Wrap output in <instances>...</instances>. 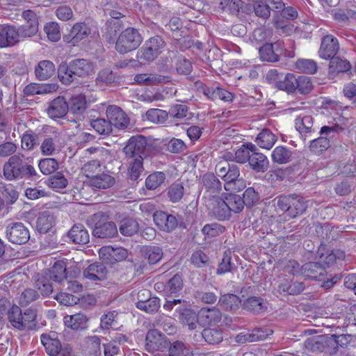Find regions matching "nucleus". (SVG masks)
Segmentation results:
<instances>
[{
  "mask_svg": "<svg viewBox=\"0 0 356 356\" xmlns=\"http://www.w3.org/2000/svg\"><path fill=\"white\" fill-rule=\"evenodd\" d=\"M277 206L289 218L303 214L307 208V202L296 195H281L277 197Z\"/></svg>",
  "mask_w": 356,
  "mask_h": 356,
  "instance_id": "4",
  "label": "nucleus"
},
{
  "mask_svg": "<svg viewBox=\"0 0 356 356\" xmlns=\"http://www.w3.org/2000/svg\"><path fill=\"white\" fill-rule=\"evenodd\" d=\"M277 137L268 129H263L257 136L254 142L261 148L270 149L276 141Z\"/></svg>",
  "mask_w": 356,
  "mask_h": 356,
  "instance_id": "26",
  "label": "nucleus"
},
{
  "mask_svg": "<svg viewBox=\"0 0 356 356\" xmlns=\"http://www.w3.org/2000/svg\"><path fill=\"white\" fill-rule=\"evenodd\" d=\"M296 82L295 92L298 91L300 94H308L313 88L311 79L308 76H299L298 78L296 77Z\"/></svg>",
  "mask_w": 356,
  "mask_h": 356,
  "instance_id": "58",
  "label": "nucleus"
},
{
  "mask_svg": "<svg viewBox=\"0 0 356 356\" xmlns=\"http://www.w3.org/2000/svg\"><path fill=\"white\" fill-rule=\"evenodd\" d=\"M327 343V337L324 335L312 336L305 341V346L307 349L316 352L323 351Z\"/></svg>",
  "mask_w": 356,
  "mask_h": 356,
  "instance_id": "39",
  "label": "nucleus"
},
{
  "mask_svg": "<svg viewBox=\"0 0 356 356\" xmlns=\"http://www.w3.org/2000/svg\"><path fill=\"white\" fill-rule=\"evenodd\" d=\"M225 231V227L216 222L206 224L202 229V234L207 238H212L220 236Z\"/></svg>",
  "mask_w": 356,
  "mask_h": 356,
  "instance_id": "56",
  "label": "nucleus"
},
{
  "mask_svg": "<svg viewBox=\"0 0 356 356\" xmlns=\"http://www.w3.org/2000/svg\"><path fill=\"white\" fill-rule=\"evenodd\" d=\"M59 139L57 136L46 137L42 142L40 146L41 153L44 156H52L60 151V147L58 143Z\"/></svg>",
  "mask_w": 356,
  "mask_h": 356,
  "instance_id": "33",
  "label": "nucleus"
},
{
  "mask_svg": "<svg viewBox=\"0 0 356 356\" xmlns=\"http://www.w3.org/2000/svg\"><path fill=\"white\" fill-rule=\"evenodd\" d=\"M339 48V43L336 37L331 34L325 35L321 38L318 56L325 60L332 59L336 56Z\"/></svg>",
  "mask_w": 356,
  "mask_h": 356,
  "instance_id": "10",
  "label": "nucleus"
},
{
  "mask_svg": "<svg viewBox=\"0 0 356 356\" xmlns=\"http://www.w3.org/2000/svg\"><path fill=\"white\" fill-rule=\"evenodd\" d=\"M36 312L29 308L22 314L17 305L13 306L8 312V318L12 326L19 330H33L36 327Z\"/></svg>",
  "mask_w": 356,
  "mask_h": 356,
  "instance_id": "3",
  "label": "nucleus"
},
{
  "mask_svg": "<svg viewBox=\"0 0 356 356\" xmlns=\"http://www.w3.org/2000/svg\"><path fill=\"white\" fill-rule=\"evenodd\" d=\"M206 207L209 214L218 220L229 219V210L226 204L225 197H220L218 195L207 197L205 201Z\"/></svg>",
  "mask_w": 356,
  "mask_h": 356,
  "instance_id": "8",
  "label": "nucleus"
},
{
  "mask_svg": "<svg viewBox=\"0 0 356 356\" xmlns=\"http://www.w3.org/2000/svg\"><path fill=\"white\" fill-rule=\"evenodd\" d=\"M128 168V177L132 181H137L144 171L143 158L142 156L130 159Z\"/></svg>",
  "mask_w": 356,
  "mask_h": 356,
  "instance_id": "37",
  "label": "nucleus"
},
{
  "mask_svg": "<svg viewBox=\"0 0 356 356\" xmlns=\"http://www.w3.org/2000/svg\"><path fill=\"white\" fill-rule=\"evenodd\" d=\"M166 175L164 172L156 171L150 174L145 179V186L148 190H155L164 183Z\"/></svg>",
  "mask_w": 356,
  "mask_h": 356,
  "instance_id": "47",
  "label": "nucleus"
},
{
  "mask_svg": "<svg viewBox=\"0 0 356 356\" xmlns=\"http://www.w3.org/2000/svg\"><path fill=\"white\" fill-rule=\"evenodd\" d=\"M87 108L86 96L79 94L72 97L70 101L69 110L76 116H81Z\"/></svg>",
  "mask_w": 356,
  "mask_h": 356,
  "instance_id": "32",
  "label": "nucleus"
},
{
  "mask_svg": "<svg viewBox=\"0 0 356 356\" xmlns=\"http://www.w3.org/2000/svg\"><path fill=\"white\" fill-rule=\"evenodd\" d=\"M73 73L78 77L87 76L89 72V62L86 59H75L70 63Z\"/></svg>",
  "mask_w": 356,
  "mask_h": 356,
  "instance_id": "48",
  "label": "nucleus"
},
{
  "mask_svg": "<svg viewBox=\"0 0 356 356\" xmlns=\"http://www.w3.org/2000/svg\"><path fill=\"white\" fill-rule=\"evenodd\" d=\"M38 167L43 175H47L55 172L58 168V164L55 159L47 158L40 161Z\"/></svg>",
  "mask_w": 356,
  "mask_h": 356,
  "instance_id": "63",
  "label": "nucleus"
},
{
  "mask_svg": "<svg viewBox=\"0 0 356 356\" xmlns=\"http://www.w3.org/2000/svg\"><path fill=\"white\" fill-rule=\"evenodd\" d=\"M146 118L154 123L162 124L168 120V113L163 110L150 108L146 112Z\"/></svg>",
  "mask_w": 356,
  "mask_h": 356,
  "instance_id": "59",
  "label": "nucleus"
},
{
  "mask_svg": "<svg viewBox=\"0 0 356 356\" xmlns=\"http://www.w3.org/2000/svg\"><path fill=\"white\" fill-rule=\"evenodd\" d=\"M145 257L149 264H156L161 260L163 256V250L159 246H147L144 250Z\"/></svg>",
  "mask_w": 356,
  "mask_h": 356,
  "instance_id": "51",
  "label": "nucleus"
},
{
  "mask_svg": "<svg viewBox=\"0 0 356 356\" xmlns=\"http://www.w3.org/2000/svg\"><path fill=\"white\" fill-rule=\"evenodd\" d=\"M143 38L139 31L133 27L122 31L118 38L115 39L116 51L121 54H127L136 49L142 43Z\"/></svg>",
  "mask_w": 356,
  "mask_h": 356,
  "instance_id": "5",
  "label": "nucleus"
},
{
  "mask_svg": "<svg viewBox=\"0 0 356 356\" xmlns=\"http://www.w3.org/2000/svg\"><path fill=\"white\" fill-rule=\"evenodd\" d=\"M169 356H193L190 346L180 341L170 343L168 348Z\"/></svg>",
  "mask_w": 356,
  "mask_h": 356,
  "instance_id": "43",
  "label": "nucleus"
},
{
  "mask_svg": "<svg viewBox=\"0 0 356 356\" xmlns=\"http://www.w3.org/2000/svg\"><path fill=\"white\" fill-rule=\"evenodd\" d=\"M297 69L304 73L314 74L317 72V63L312 59H298L296 61Z\"/></svg>",
  "mask_w": 356,
  "mask_h": 356,
  "instance_id": "60",
  "label": "nucleus"
},
{
  "mask_svg": "<svg viewBox=\"0 0 356 356\" xmlns=\"http://www.w3.org/2000/svg\"><path fill=\"white\" fill-rule=\"evenodd\" d=\"M242 0H220L219 8L231 14H236L243 6Z\"/></svg>",
  "mask_w": 356,
  "mask_h": 356,
  "instance_id": "61",
  "label": "nucleus"
},
{
  "mask_svg": "<svg viewBox=\"0 0 356 356\" xmlns=\"http://www.w3.org/2000/svg\"><path fill=\"white\" fill-rule=\"evenodd\" d=\"M329 68L332 73L346 72L350 70L351 65L347 60L335 56L330 59Z\"/></svg>",
  "mask_w": 356,
  "mask_h": 356,
  "instance_id": "49",
  "label": "nucleus"
},
{
  "mask_svg": "<svg viewBox=\"0 0 356 356\" xmlns=\"http://www.w3.org/2000/svg\"><path fill=\"white\" fill-rule=\"evenodd\" d=\"M88 318L86 315L78 313L64 317L65 325L73 330H84L88 327Z\"/></svg>",
  "mask_w": 356,
  "mask_h": 356,
  "instance_id": "28",
  "label": "nucleus"
},
{
  "mask_svg": "<svg viewBox=\"0 0 356 356\" xmlns=\"http://www.w3.org/2000/svg\"><path fill=\"white\" fill-rule=\"evenodd\" d=\"M22 39L15 26L4 25L0 29V47H13Z\"/></svg>",
  "mask_w": 356,
  "mask_h": 356,
  "instance_id": "14",
  "label": "nucleus"
},
{
  "mask_svg": "<svg viewBox=\"0 0 356 356\" xmlns=\"http://www.w3.org/2000/svg\"><path fill=\"white\" fill-rule=\"evenodd\" d=\"M296 129L305 140L315 131L314 119L311 115H299L295 120Z\"/></svg>",
  "mask_w": 356,
  "mask_h": 356,
  "instance_id": "23",
  "label": "nucleus"
},
{
  "mask_svg": "<svg viewBox=\"0 0 356 356\" xmlns=\"http://www.w3.org/2000/svg\"><path fill=\"white\" fill-rule=\"evenodd\" d=\"M325 275V267L320 262H308L301 266V275L305 277L321 280Z\"/></svg>",
  "mask_w": 356,
  "mask_h": 356,
  "instance_id": "18",
  "label": "nucleus"
},
{
  "mask_svg": "<svg viewBox=\"0 0 356 356\" xmlns=\"http://www.w3.org/2000/svg\"><path fill=\"white\" fill-rule=\"evenodd\" d=\"M202 182L206 189L204 197L218 195L222 190V185L220 180L213 173H207L202 177Z\"/></svg>",
  "mask_w": 356,
  "mask_h": 356,
  "instance_id": "19",
  "label": "nucleus"
},
{
  "mask_svg": "<svg viewBox=\"0 0 356 356\" xmlns=\"http://www.w3.org/2000/svg\"><path fill=\"white\" fill-rule=\"evenodd\" d=\"M69 237L75 243L87 244L89 242V234L82 225H75L68 233Z\"/></svg>",
  "mask_w": 356,
  "mask_h": 356,
  "instance_id": "34",
  "label": "nucleus"
},
{
  "mask_svg": "<svg viewBox=\"0 0 356 356\" xmlns=\"http://www.w3.org/2000/svg\"><path fill=\"white\" fill-rule=\"evenodd\" d=\"M222 319V314L216 307L202 308L199 312V323L211 325L218 323Z\"/></svg>",
  "mask_w": 356,
  "mask_h": 356,
  "instance_id": "21",
  "label": "nucleus"
},
{
  "mask_svg": "<svg viewBox=\"0 0 356 356\" xmlns=\"http://www.w3.org/2000/svg\"><path fill=\"white\" fill-rule=\"evenodd\" d=\"M72 70L70 65L62 63L58 68V76L60 82L64 85H70L76 79V76Z\"/></svg>",
  "mask_w": 356,
  "mask_h": 356,
  "instance_id": "40",
  "label": "nucleus"
},
{
  "mask_svg": "<svg viewBox=\"0 0 356 356\" xmlns=\"http://www.w3.org/2000/svg\"><path fill=\"white\" fill-rule=\"evenodd\" d=\"M147 147V140L143 136L138 135L132 136L128 141L127 145L124 147V152L129 159L145 156V151Z\"/></svg>",
  "mask_w": 356,
  "mask_h": 356,
  "instance_id": "11",
  "label": "nucleus"
},
{
  "mask_svg": "<svg viewBox=\"0 0 356 356\" xmlns=\"http://www.w3.org/2000/svg\"><path fill=\"white\" fill-rule=\"evenodd\" d=\"M168 197L171 202H178L183 197L184 194V188L181 183L176 181L171 184L168 188Z\"/></svg>",
  "mask_w": 356,
  "mask_h": 356,
  "instance_id": "62",
  "label": "nucleus"
},
{
  "mask_svg": "<svg viewBox=\"0 0 356 356\" xmlns=\"http://www.w3.org/2000/svg\"><path fill=\"white\" fill-rule=\"evenodd\" d=\"M88 28L86 24L76 23L75 24L70 33L69 36L71 38L70 42L75 45L83 39L86 38L88 35Z\"/></svg>",
  "mask_w": 356,
  "mask_h": 356,
  "instance_id": "44",
  "label": "nucleus"
},
{
  "mask_svg": "<svg viewBox=\"0 0 356 356\" xmlns=\"http://www.w3.org/2000/svg\"><path fill=\"white\" fill-rule=\"evenodd\" d=\"M243 307L245 309L256 313H261L266 308L263 299L256 296L248 298L245 301Z\"/></svg>",
  "mask_w": 356,
  "mask_h": 356,
  "instance_id": "54",
  "label": "nucleus"
},
{
  "mask_svg": "<svg viewBox=\"0 0 356 356\" xmlns=\"http://www.w3.org/2000/svg\"><path fill=\"white\" fill-rule=\"evenodd\" d=\"M165 145L166 149L173 154L182 153L187 148L186 143L182 140L176 138L167 140Z\"/></svg>",
  "mask_w": 356,
  "mask_h": 356,
  "instance_id": "64",
  "label": "nucleus"
},
{
  "mask_svg": "<svg viewBox=\"0 0 356 356\" xmlns=\"http://www.w3.org/2000/svg\"><path fill=\"white\" fill-rule=\"evenodd\" d=\"M55 72L54 63L47 60H41L35 68V74L38 79L44 81L51 77Z\"/></svg>",
  "mask_w": 356,
  "mask_h": 356,
  "instance_id": "29",
  "label": "nucleus"
},
{
  "mask_svg": "<svg viewBox=\"0 0 356 356\" xmlns=\"http://www.w3.org/2000/svg\"><path fill=\"white\" fill-rule=\"evenodd\" d=\"M234 160L241 164L248 163L250 167L257 172H266L269 165L267 156L259 152L256 145L252 143L241 145L235 152Z\"/></svg>",
  "mask_w": 356,
  "mask_h": 356,
  "instance_id": "1",
  "label": "nucleus"
},
{
  "mask_svg": "<svg viewBox=\"0 0 356 356\" xmlns=\"http://www.w3.org/2000/svg\"><path fill=\"white\" fill-rule=\"evenodd\" d=\"M145 341L146 349L148 352L163 350L169 345L165 336L157 330H149L146 334Z\"/></svg>",
  "mask_w": 356,
  "mask_h": 356,
  "instance_id": "12",
  "label": "nucleus"
},
{
  "mask_svg": "<svg viewBox=\"0 0 356 356\" xmlns=\"http://www.w3.org/2000/svg\"><path fill=\"white\" fill-rule=\"evenodd\" d=\"M106 116L111 127L118 129H124L129 124V120L123 111L115 105L109 106L106 110Z\"/></svg>",
  "mask_w": 356,
  "mask_h": 356,
  "instance_id": "17",
  "label": "nucleus"
},
{
  "mask_svg": "<svg viewBox=\"0 0 356 356\" xmlns=\"http://www.w3.org/2000/svg\"><path fill=\"white\" fill-rule=\"evenodd\" d=\"M204 339L205 341L209 344H218L222 341L223 336L222 332L218 329H204L201 335Z\"/></svg>",
  "mask_w": 356,
  "mask_h": 356,
  "instance_id": "50",
  "label": "nucleus"
},
{
  "mask_svg": "<svg viewBox=\"0 0 356 356\" xmlns=\"http://www.w3.org/2000/svg\"><path fill=\"white\" fill-rule=\"evenodd\" d=\"M53 335L42 334L40 337L41 342L44 346L47 353L50 356L57 355L61 350L60 341Z\"/></svg>",
  "mask_w": 356,
  "mask_h": 356,
  "instance_id": "27",
  "label": "nucleus"
},
{
  "mask_svg": "<svg viewBox=\"0 0 356 356\" xmlns=\"http://www.w3.org/2000/svg\"><path fill=\"white\" fill-rule=\"evenodd\" d=\"M69 111V104L63 97H58L52 100L47 109V113L51 118H60Z\"/></svg>",
  "mask_w": 356,
  "mask_h": 356,
  "instance_id": "20",
  "label": "nucleus"
},
{
  "mask_svg": "<svg viewBox=\"0 0 356 356\" xmlns=\"http://www.w3.org/2000/svg\"><path fill=\"white\" fill-rule=\"evenodd\" d=\"M343 130V127L338 124H334L331 126L322 127L319 133L323 137H326L330 139V144L331 145L337 139L339 134Z\"/></svg>",
  "mask_w": 356,
  "mask_h": 356,
  "instance_id": "52",
  "label": "nucleus"
},
{
  "mask_svg": "<svg viewBox=\"0 0 356 356\" xmlns=\"http://www.w3.org/2000/svg\"><path fill=\"white\" fill-rule=\"evenodd\" d=\"M165 42L160 36H154L147 40L138 52V58L144 61H153L165 48Z\"/></svg>",
  "mask_w": 356,
  "mask_h": 356,
  "instance_id": "7",
  "label": "nucleus"
},
{
  "mask_svg": "<svg viewBox=\"0 0 356 356\" xmlns=\"http://www.w3.org/2000/svg\"><path fill=\"white\" fill-rule=\"evenodd\" d=\"M5 233L6 238L14 244H24L30 238L29 229L20 222H8Z\"/></svg>",
  "mask_w": 356,
  "mask_h": 356,
  "instance_id": "9",
  "label": "nucleus"
},
{
  "mask_svg": "<svg viewBox=\"0 0 356 356\" xmlns=\"http://www.w3.org/2000/svg\"><path fill=\"white\" fill-rule=\"evenodd\" d=\"M56 222L55 216L49 211L42 212L37 220V229L40 233H47Z\"/></svg>",
  "mask_w": 356,
  "mask_h": 356,
  "instance_id": "30",
  "label": "nucleus"
},
{
  "mask_svg": "<svg viewBox=\"0 0 356 356\" xmlns=\"http://www.w3.org/2000/svg\"><path fill=\"white\" fill-rule=\"evenodd\" d=\"M99 256L107 263H113L125 259L127 257V251L122 247L104 246L99 250Z\"/></svg>",
  "mask_w": 356,
  "mask_h": 356,
  "instance_id": "15",
  "label": "nucleus"
},
{
  "mask_svg": "<svg viewBox=\"0 0 356 356\" xmlns=\"http://www.w3.org/2000/svg\"><path fill=\"white\" fill-rule=\"evenodd\" d=\"M226 200V204L229 210V216L231 217V213H235L241 212L244 208V201L242 197L236 194L229 193L225 195Z\"/></svg>",
  "mask_w": 356,
  "mask_h": 356,
  "instance_id": "41",
  "label": "nucleus"
},
{
  "mask_svg": "<svg viewBox=\"0 0 356 356\" xmlns=\"http://www.w3.org/2000/svg\"><path fill=\"white\" fill-rule=\"evenodd\" d=\"M138 223L133 218H126L120 220V232L126 236H131L138 231Z\"/></svg>",
  "mask_w": 356,
  "mask_h": 356,
  "instance_id": "42",
  "label": "nucleus"
},
{
  "mask_svg": "<svg viewBox=\"0 0 356 356\" xmlns=\"http://www.w3.org/2000/svg\"><path fill=\"white\" fill-rule=\"evenodd\" d=\"M115 184V179L110 175L102 173L90 177V186L100 189H106Z\"/></svg>",
  "mask_w": 356,
  "mask_h": 356,
  "instance_id": "38",
  "label": "nucleus"
},
{
  "mask_svg": "<svg viewBox=\"0 0 356 356\" xmlns=\"http://www.w3.org/2000/svg\"><path fill=\"white\" fill-rule=\"evenodd\" d=\"M330 139L326 137H318L311 141L309 145V149L314 154H321L330 147Z\"/></svg>",
  "mask_w": 356,
  "mask_h": 356,
  "instance_id": "57",
  "label": "nucleus"
},
{
  "mask_svg": "<svg viewBox=\"0 0 356 356\" xmlns=\"http://www.w3.org/2000/svg\"><path fill=\"white\" fill-rule=\"evenodd\" d=\"M266 79L269 83H273L275 88L286 92L288 94L295 92L296 76L291 73L283 74L277 70L273 69L268 72Z\"/></svg>",
  "mask_w": 356,
  "mask_h": 356,
  "instance_id": "6",
  "label": "nucleus"
},
{
  "mask_svg": "<svg viewBox=\"0 0 356 356\" xmlns=\"http://www.w3.org/2000/svg\"><path fill=\"white\" fill-rule=\"evenodd\" d=\"M65 272V263L63 261H57L51 268L48 270L46 275L54 282H61L66 278Z\"/></svg>",
  "mask_w": 356,
  "mask_h": 356,
  "instance_id": "35",
  "label": "nucleus"
},
{
  "mask_svg": "<svg viewBox=\"0 0 356 356\" xmlns=\"http://www.w3.org/2000/svg\"><path fill=\"white\" fill-rule=\"evenodd\" d=\"M227 175H225V184L224 185V188L226 191H229V186L232 184H238V188L240 191L241 188H245V181L243 179H238L240 176V169L239 167L235 164H229L227 165Z\"/></svg>",
  "mask_w": 356,
  "mask_h": 356,
  "instance_id": "22",
  "label": "nucleus"
},
{
  "mask_svg": "<svg viewBox=\"0 0 356 356\" xmlns=\"http://www.w3.org/2000/svg\"><path fill=\"white\" fill-rule=\"evenodd\" d=\"M219 304L226 310H234L238 308L241 300L237 296L228 293L220 298Z\"/></svg>",
  "mask_w": 356,
  "mask_h": 356,
  "instance_id": "53",
  "label": "nucleus"
},
{
  "mask_svg": "<svg viewBox=\"0 0 356 356\" xmlns=\"http://www.w3.org/2000/svg\"><path fill=\"white\" fill-rule=\"evenodd\" d=\"M284 3L281 0H273L269 2L266 0L262 3L253 5L254 10L257 16L266 19L270 16V8L281 10L284 8Z\"/></svg>",
  "mask_w": 356,
  "mask_h": 356,
  "instance_id": "24",
  "label": "nucleus"
},
{
  "mask_svg": "<svg viewBox=\"0 0 356 356\" xmlns=\"http://www.w3.org/2000/svg\"><path fill=\"white\" fill-rule=\"evenodd\" d=\"M203 92L211 100L220 99L225 102H230L234 98L232 93L219 87L215 88H205Z\"/></svg>",
  "mask_w": 356,
  "mask_h": 356,
  "instance_id": "31",
  "label": "nucleus"
},
{
  "mask_svg": "<svg viewBox=\"0 0 356 356\" xmlns=\"http://www.w3.org/2000/svg\"><path fill=\"white\" fill-rule=\"evenodd\" d=\"M104 106L97 107V111L95 108L90 109V127L99 135H108L112 132V127L110 122L103 118H99L97 113L104 112Z\"/></svg>",
  "mask_w": 356,
  "mask_h": 356,
  "instance_id": "13",
  "label": "nucleus"
},
{
  "mask_svg": "<svg viewBox=\"0 0 356 356\" xmlns=\"http://www.w3.org/2000/svg\"><path fill=\"white\" fill-rule=\"evenodd\" d=\"M117 234L116 225L113 222H107L100 226H96L92 230L93 236L98 238H111Z\"/></svg>",
  "mask_w": 356,
  "mask_h": 356,
  "instance_id": "36",
  "label": "nucleus"
},
{
  "mask_svg": "<svg viewBox=\"0 0 356 356\" xmlns=\"http://www.w3.org/2000/svg\"><path fill=\"white\" fill-rule=\"evenodd\" d=\"M3 175L6 179L12 181L23 178H31L37 175L33 166L24 162L23 155L11 156L3 165Z\"/></svg>",
  "mask_w": 356,
  "mask_h": 356,
  "instance_id": "2",
  "label": "nucleus"
},
{
  "mask_svg": "<svg viewBox=\"0 0 356 356\" xmlns=\"http://www.w3.org/2000/svg\"><path fill=\"white\" fill-rule=\"evenodd\" d=\"M136 307L146 313L156 312L160 307V300L156 297L149 298L147 300H139L136 302Z\"/></svg>",
  "mask_w": 356,
  "mask_h": 356,
  "instance_id": "45",
  "label": "nucleus"
},
{
  "mask_svg": "<svg viewBox=\"0 0 356 356\" xmlns=\"http://www.w3.org/2000/svg\"><path fill=\"white\" fill-rule=\"evenodd\" d=\"M181 322L188 326L190 330H195L199 323V315L197 316L191 309H185L180 314Z\"/></svg>",
  "mask_w": 356,
  "mask_h": 356,
  "instance_id": "55",
  "label": "nucleus"
},
{
  "mask_svg": "<svg viewBox=\"0 0 356 356\" xmlns=\"http://www.w3.org/2000/svg\"><path fill=\"white\" fill-rule=\"evenodd\" d=\"M111 19L106 24V31L104 34L105 40L110 44H114L117 31L122 26L120 18L124 17L121 13L112 10L110 13Z\"/></svg>",
  "mask_w": 356,
  "mask_h": 356,
  "instance_id": "16",
  "label": "nucleus"
},
{
  "mask_svg": "<svg viewBox=\"0 0 356 356\" xmlns=\"http://www.w3.org/2000/svg\"><path fill=\"white\" fill-rule=\"evenodd\" d=\"M293 156V152L291 149L283 145L276 147L271 154L272 161L280 165L291 162Z\"/></svg>",
  "mask_w": 356,
  "mask_h": 356,
  "instance_id": "25",
  "label": "nucleus"
},
{
  "mask_svg": "<svg viewBox=\"0 0 356 356\" xmlns=\"http://www.w3.org/2000/svg\"><path fill=\"white\" fill-rule=\"evenodd\" d=\"M183 288V281L180 275H175L168 280L165 286L164 291L167 296H176Z\"/></svg>",
  "mask_w": 356,
  "mask_h": 356,
  "instance_id": "46",
  "label": "nucleus"
}]
</instances>
